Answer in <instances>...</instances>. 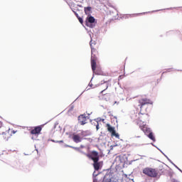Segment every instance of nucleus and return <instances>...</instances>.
<instances>
[{"instance_id":"obj_1","label":"nucleus","mask_w":182,"mask_h":182,"mask_svg":"<svg viewBox=\"0 0 182 182\" xmlns=\"http://www.w3.org/2000/svg\"><path fill=\"white\" fill-rule=\"evenodd\" d=\"M144 174L149 176V177H157V171L151 168H145L143 169Z\"/></svg>"},{"instance_id":"obj_2","label":"nucleus","mask_w":182,"mask_h":182,"mask_svg":"<svg viewBox=\"0 0 182 182\" xmlns=\"http://www.w3.org/2000/svg\"><path fill=\"white\" fill-rule=\"evenodd\" d=\"M86 156L93 161H99V153L96 151H93L91 154H86Z\"/></svg>"},{"instance_id":"obj_3","label":"nucleus","mask_w":182,"mask_h":182,"mask_svg":"<svg viewBox=\"0 0 182 182\" xmlns=\"http://www.w3.org/2000/svg\"><path fill=\"white\" fill-rule=\"evenodd\" d=\"M107 130L111 133L112 136H114L117 139H120V135L119 133H116V131L114 130V127L110 126V124H107Z\"/></svg>"},{"instance_id":"obj_4","label":"nucleus","mask_w":182,"mask_h":182,"mask_svg":"<svg viewBox=\"0 0 182 182\" xmlns=\"http://www.w3.org/2000/svg\"><path fill=\"white\" fill-rule=\"evenodd\" d=\"M78 120H79V122L80 123V124H82V126H83L87 123V118L85 115H80L78 117Z\"/></svg>"},{"instance_id":"obj_5","label":"nucleus","mask_w":182,"mask_h":182,"mask_svg":"<svg viewBox=\"0 0 182 182\" xmlns=\"http://www.w3.org/2000/svg\"><path fill=\"white\" fill-rule=\"evenodd\" d=\"M72 139L75 143H80L82 141V137L79 134H73Z\"/></svg>"},{"instance_id":"obj_6","label":"nucleus","mask_w":182,"mask_h":182,"mask_svg":"<svg viewBox=\"0 0 182 182\" xmlns=\"http://www.w3.org/2000/svg\"><path fill=\"white\" fill-rule=\"evenodd\" d=\"M139 102L141 105V107H143L144 105L151 104V102L150 101V100H147V99L139 100Z\"/></svg>"},{"instance_id":"obj_7","label":"nucleus","mask_w":182,"mask_h":182,"mask_svg":"<svg viewBox=\"0 0 182 182\" xmlns=\"http://www.w3.org/2000/svg\"><path fill=\"white\" fill-rule=\"evenodd\" d=\"M91 66L92 71L95 72L96 70V58H93V55L91 56Z\"/></svg>"},{"instance_id":"obj_8","label":"nucleus","mask_w":182,"mask_h":182,"mask_svg":"<svg viewBox=\"0 0 182 182\" xmlns=\"http://www.w3.org/2000/svg\"><path fill=\"white\" fill-rule=\"evenodd\" d=\"M42 128H41V127H37L34 129L31 130V134H39Z\"/></svg>"},{"instance_id":"obj_9","label":"nucleus","mask_w":182,"mask_h":182,"mask_svg":"<svg viewBox=\"0 0 182 182\" xmlns=\"http://www.w3.org/2000/svg\"><path fill=\"white\" fill-rule=\"evenodd\" d=\"M89 23H95V17L90 16L88 18V23H87V26H90V28H93L92 25H89Z\"/></svg>"},{"instance_id":"obj_10","label":"nucleus","mask_w":182,"mask_h":182,"mask_svg":"<svg viewBox=\"0 0 182 182\" xmlns=\"http://www.w3.org/2000/svg\"><path fill=\"white\" fill-rule=\"evenodd\" d=\"M9 130L11 129H9L8 132H4L2 134L3 138L4 139V140H8L11 137V134H9Z\"/></svg>"},{"instance_id":"obj_11","label":"nucleus","mask_w":182,"mask_h":182,"mask_svg":"<svg viewBox=\"0 0 182 182\" xmlns=\"http://www.w3.org/2000/svg\"><path fill=\"white\" fill-rule=\"evenodd\" d=\"M93 166H94L95 170L97 171V170L100 168V162H99V161H94Z\"/></svg>"},{"instance_id":"obj_12","label":"nucleus","mask_w":182,"mask_h":182,"mask_svg":"<svg viewBox=\"0 0 182 182\" xmlns=\"http://www.w3.org/2000/svg\"><path fill=\"white\" fill-rule=\"evenodd\" d=\"M84 11H85L86 15H90V12L92 11V7H90V6L85 7Z\"/></svg>"},{"instance_id":"obj_13","label":"nucleus","mask_w":182,"mask_h":182,"mask_svg":"<svg viewBox=\"0 0 182 182\" xmlns=\"http://www.w3.org/2000/svg\"><path fill=\"white\" fill-rule=\"evenodd\" d=\"M149 137L151 139V140H153V141H156V138H154L152 132L149 133Z\"/></svg>"},{"instance_id":"obj_14","label":"nucleus","mask_w":182,"mask_h":182,"mask_svg":"<svg viewBox=\"0 0 182 182\" xmlns=\"http://www.w3.org/2000/svg\"><path fill=\"white\" fill-rule=\"evenodd\" d=\"M141 129L146 133L147 132V127L146 125L141 127Z\"/></svg>"},{"instance_id":"obj_15","label":"nucleus","mask_w":182,"mask_h":182,"mask_svg":"<svg viewBox=\"0 0 182 182\" xmlns=\"http://www.w3.org/2000/svg\"><path fill=\"white\" fill-rule=\"evenodd\" d=\"M72 149H74V150H76V151H80V148L75 147V146H70Z\"/></svg>"},{"instance_id":"obj_16","label":"nucleus","mask_w":182,"mask_h":182,"mask_svg":"<svg viewBox=\"0 0 182 182\" xmlns=\"http://www.w3.org/2000/svg\"><path fill=\"white\" fill-rule=\"evenodd\" d=\"M78 21H79V22H80L81 23H83V18H82L81 17H78Z\"/></svg>"},{"instance_id":"obj_17","label":"nucleus","mask_w":182,"mask_h":182,"mask_svg":"<svg viewBox=\"0 0 182 182\" xmlns=\"http://www.w3.org/2000/svg\"><path fill=\"white\" fill-rule=\"evenodd\" d=\"M73 12H74L75 15L76 16V17H77V18H80V17L79 16V14H78L77 13H76L75 11H73Z\"/></svg>"},{"instance_id":"obj_18","label":"nucleus","mask_w":182,"mask_h":182,"mask_svg":"<svg viewBox=\"0 0 182 182\" xmlns=\"http://www.w3.org/2000/svg\"><path fill=\"white\" fill-rule=\"evenodd\" d=\"M96 129H97V130L99 129V123H97V124L96 125Z\"/></svg>"},{"instance_id":"obj_19","label":"nucleus","mask_w":182,"mask_h":182,"mask_svg":"<svg viewBox=\"0 0 182 182\" xmlns=\"http://www.w3.org/2000/svg\"><path fill=\"white\" fill-rule=\"evenodd\" d=\"M57 143H63V141H58Z\"/></svg>"},{"instance_id":"obj_20","label":"nucleus","mask_w":182,"mask_h":182,"mask_svg":"<svg viewBox=\"0 0 182 182\" xmlns=\"http://www.w3.org/2000/svg\"><path fill=\"white\" fill-rule=\"evenodd\" d=\"M80 153H82V154H85V156H86V154L82 151H80Z\"/></svg>"},{"instance_id":"obj_21","label":"nucleus","mask_w":182,"mask_h":182,"mask_svg":"<svg viewBox=\"0 0 182 182\" xmlns=\"http://www.w3.org/2000/svg\"><path fill=\"white\" fill-rule=\"evenodd\" d=\"M83 147H85L83 145H81V146H80V148H81V149H83Z\"/></svg>"},{"instance_id":"obj_22","label":"nucleus","mask_w":182,"mask_h":182,"mask_svg":"<svg viewBox=\"0 0 182 182\" xmlns=\"http://www.w3.org/2000/svg\"><path fill=\"white\" fill-rule=\"evenodd\" d=\"M0 126H2V122H0Z\"/></svg>"},{"instance_id":"obj_23","label":"nucleus","mask_w":182,"mask_h":182,"mask_svg":"<svg viewBox=\"0 0 182 182\" xmlns=\"http://www.w3.org/2000/svg\"><path fill=\"white\" fill-rule=\"evenodd\" d=\"M105 92V90H102V91H101V93H103Z\"/></svg>"},{"instance_id":"obj_24","label":"nucleus","mask_w":182,"mask_h":182,"mask_svg":"<svg viewBox=\"0 0 182 182\" xmlns=\"http://www.w3.org/2000/svg\"><path fill=\"white\" fill-rule=\"evenodd\" d=\"M132 181V180H131V179H129V181Z\"/></svg>"},{"instance_id":"obj_25","label":"nucleus","mask_w":182,"mask_h":182,"mask_svg":"<svg viewBox=\"0 0 182 182\" xmlns=\"http://www.w3.org/2000/svg\"><path fill=\"white\" fill-rule=\"evenodd\" d=\"M131 181H133V179H132Z\"/></svg>"},{"instance_id":"obj_26","label":"nucleus","mask_w":182,"mask_h":182,"mask_svg":"<svg viewBox=\"0 0 182 182\" xmlns=\"http://www.w3.org/2000/svg\"><path fill=\"white\" fill-rule=\"evenodd\" d=\"M106 89H107V86Z\"/></svg>"}]
</instances>
